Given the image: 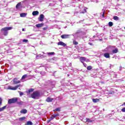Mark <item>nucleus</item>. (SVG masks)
Listing matches in <instances>:
<instances>
[{"label":"nucleus","instance_id":"nucleus-34","mask_svg":"<svg viewBox=\"0 0 125 125\" xmlns=\"http://www.w3.org/2000/svg\"><path fill=\"white\" fill-rule=\"evenodd\" d=\"M48 28V27L47 26H46V27H45L43 28L42 29H43L44 31H45V30H47Z\"/></svg>","mask_w":125,"mask_h":125},{"label":"nucleus","instance_id":"nucleus-16","mask_svg":"<svg viewBox=\"0 0 125 125\" xmlns=\"http://www.w3.org/2000/svg\"><path fill=\"white\" fill-rule=\"evenodd\" d=\"M46 101H47V102H52V101H53V98L48 97L47 98Z\"/></svg>","mask_w":125,"mask_h":125},{"label":"nucleus","instance_id":"nucleus-24","mask_svg":"<svg viewBox=\"0 0 125 125\" xmlns=\"http://www.w3.org/2000/svg\"><path fill=\"white\" fill-rule=\"evenodd\" d=\"M27 77H28L27 74H24L22 76L21 80H25V79L27 78Z\"/></svg>","mask_w":125,"mask_h":125},{"label":"nucleus","instance_id":"nucleus-20","mask_svg":"<svg viewBox=\"0 0 125 125\" xmlns=\"http://www.w3.org/2000/svg\"><path fill=\"white\" fill-rule=\"evenodd\" d=\"M34 90H35V89L34 88H30L28 90L27 93L30 94V93H31V92H33V91H34Z\"/></svg>","mask_w":125,"mask_h":125},{"label":"nucleus","instance_id":"nucleus-37","mask_svg":"<svg viewBox=\"0 0 125 125\" xmlns=\"http://www.w3.org/2000/svg\"><path fill=\"white\" fill-rule=\"evenodd\" d=\"M122 112H125V107L121 109Z\"/></svg>","mask_w":125,"mask_h":125},{"label":"nucleus","instance_id":"nucleus-33","mask_svg":"<svg viewBox=\"0 0 125 125\" xmlns=\"http://www.w3.org/2000/svg\"><path fill=\"white\" fill-rule=\"evenodd\" d=\"M23 42H29V41H28V40H26V39H24L23 41H22Z\"/></svg>","mask_w":125,"mask_h":125},{"label":"nucleus","instance_id":"nucleus-28","mask_svg":"<svg viewBox=\"0 0 125 125\" xmlns=\"http://www.w3.org/2000/svg\"><path fill=\"white\" fill-rule=\"evenodd\" d=\"M73 44H75V45H77L79 44V42H78L76 41H73Z\"/></svg>","mask_w":125,"mask_h":125},{"label":"nucleus","instance_id":"nucleus-38","mask_svg":"<svg viewBox=\"0 0 125 125\" xmlns=\"http://www.w3.org/2000/svg\"><path fill=\"white\" fill-rule=\"evenodd\" d=\"M83 64L84 67H86V66H87L86 63H84V62H83Z\"/></svg>","mask_w":125,"mask_h":125},{"label":"nucleus","instance_id":"nucleus-7","mask_svg":"<svg viewBox=\"0 0 125 125\" xmlns=\"http://www.w3.org/2000/svg\"><path fill=\"white\" fill-rule=\"evenodd\" d=\"M62 39H69L70 38V35L69 34H63L61 36Z\"/></svg>","mask_w":125,"mask_h":125},{"label":"nucleus","instance_id":"nucleus-1","mask_svg":"<svg viewBox=\"0 0 125 125\" xmlns=\"http://www.w3.org/2000/svg\"><path fill=\"white\" fill-rule=\"evenodd\" d=\"M30 96L33 99H39V97H41V93L39 91H35L31 94Z\"/></svg>","mask_w":125,"mask_h":125},{"label":"nucleus","instance_id":"nucleus-39","mask_svg":"<svg viewBox=\"0 0 125 125\" xmlns=\"http://www.w3.org/2000/svg\"><path fill=\"white\" fill-rule=\"evenodd\" d=\"M88 44H89V45H93V44L91 42H88Z\"/></svg>","mask_w":125,"mask_h":125},{"label":"nucleus","instance_id":"nucleus-5","mask_svg":"<svg viewBox=\"0 0 125 125\" xmlns=\"http://www.w3.org/2000/svg\"><path fill=\"white\" fill-rule=\"evenodd\" d=\"M13 82L14 83V84H18V83H21V81L18 80L16 78L13 79Z\"/></svg>","mask_w":125,"mask_h":125},{"label":"nucleus","instance_id":"nucleus-11","mask_svg":"<svg viewBox=\"0 0 125 125\" xmlns=\"http://www.w3.org/2000/svg\"><path fill=\"white\" fill-rule=\"evenodd\" d=\"M27 109H22L21 110L20 113L21 114H27Z\"/></svg>","mask_w":125,"mask_h":125},{"label":"nucleus","instance_id":"nucleus-17","mask_svg":"<svg viewBox=\"0 0 125 125\" xmlns=\"http://www.w3.org/2000/svg\"><path fill=\"white\" fill-rule=\"evenodd\" d=\"M6 109V105H5L1 108H0V112H2V111H4Z\"/></svg>","mask_w":125,"mask_h":125},{"label":"nucleus","instance_id":"nucleus-35","mask_svg":"<svg viewBox=\"0 0 125 125\" xmlns=\"http://www.w3.org/2000/svg\"><path fill=\"white\" fill-rule=\"evenodd\" d=\"M20 93V95H21V96H22V95H24V93H23V92H19Z\"/></svg>","mask_w":125,"mask_h":125},{"label":"nucleus","instance_id":"nucleus-21","mask_svg":"<svg viewBox=\"0 0 125 125\" xmlns=\"http://www.w3.org/2000/svg\"><path fill=\"white\" fill-rule=\"evenodd\" d=\"M23 103H24V102H23L21 101L20 102H18V101H17V104H18V105H23Z\"/></svg>","mask_w":125,"mask_h":125},{"label":"nucleus","instance_id":"nucleus-18","mask_svg":"<svg viewBox=\"0 0 125 125\" xmlns=\"http://www.w3.org/2000/svg\"><path fill=\"white\" fill-rule=\"evenodd\" d=\"M92 101L94 103H97V102H99V99H92Z\"/></svg>","mask_w":125,"mask_h":125},{"label":"nucleus","instance_id":"nucleus-22","mask_svg":"<svg viewBox=\"0 0 125 125\" xmlns=\"http://www.w3.org/2000/svg\"><path fill=\"white\" fill-rule=\"evenodd\" d=\"M26 15L27 14L25 13H22L20 14L21 17H25V16H26Z\"/></svg>","mask_w":125,"mask_h":125},{"label":"nucleus","instance_id":"nucleus-26","mask_svg":"<svg viewBox=\"0 0 125 125\" xmlns=\"http://www.w3.org/2000/svg\"><path fill=\"white\" fill-rule=\"evenodd\" d=\"M27 125H33V123L31 121H27L26 123Z\"/></svg>","mask_w":125,"mask_h":125},{"label":"nucleus","instance_id":"nucleus-2","mask_svg":"<svg viewBox=\"0 0 125 125\" xmlns=\"http://www.w3.org/2000/svg\"><path fill=\"white\" fill-rule=\"evenodd\" d=\"M10 30H12V27H5L1 29V31L3 32L4 36H7L8 35V31Z\"/></svg>","mask_w":125,"mask_h":125},{"label":"nucleus","instance_id":"nucleus-23","mask_svg":"<svg viewBox=\"0 0 125 125\" xmlns=\"http://www.w3.org/2000/svg\"><path fill=\"white\" fill-rule=\"evenodd\" d=\"M114 20H115V21H118V20H119V18L118 16H115L113 17Z\"/></svg>","mask_w":125,"mask_h":125},{"label":"nucleus","instance_id":"nucleus-10","mask_svg":"<svg viewBox=\"0 0 125 125\" xmlns=\"http://www.w3.org/2000/svg\"><path fill=\"white\" fill-rule=\"evenodd\" d=\"M44 24H43V23H39V24H37L36 25V27L37 28H42V27H43V25Z\"/></svg>","mask_w":125,"mask_h":125},{"label":"nucleus","instance_id":"nucleus-27","mask_svg":"<svg viewBox=\"0 0 125 125\" xmlns=\"http://www.w3.org/2000/svg\"><path fill=\"white\" fill-rule=\"evenodd\" d=\"M108 26L109 27H112L113 26V22L110 21L108 22Z\"/></svg>","mask_w":125,"mask_h":125},{"label":"nucleus","instance_id":"nucleus-8","mask_svg":"<svg viewBox=\"0 0 125 125\" xmlns=\"http://www.w3.org/2000/svg\"><path fill=\"white\" fill-rule=\"evenodd\" d=\"M85 60H86V58L84 57H81L80 58V61L81 62V63H84Z\"/></svg>","mask_w":125,"mask_h":125},{"label":"nucleus","instance_id":"nucleus-41","mask_svg":"<svg viewBox=\"0 0 125 125\" xmlns=\"http://www.w3.org/2000/svg\"><path fill=\"white\" fill-rule=\"evenodd\" d=\"M122 106H125V103H124V104H122Z\"/></svg>","mask_w":125,"mask_h":125},{"label":"nucleus","instance_id":"nucleus-12","mask_svg":"<svg viewBox=\"0 0 125 125\" xmlns=\"http://www.w3.org/2000/svg\"><path fill=\"white\" fill-rule=\"evenodd\" d=\"M104 56L105 58H110V54H109V53H104Z\"/></svg>","mask_w":125,"mask_h":125},{"label":"nucleus","instance_id":"nucleus-15","mask_svg":"<svg viewBox=\"0 0 125 125\" xmlns=\"http://www.w3.org/2000/svg\"><path fill=\"white\" fill-rule=\"evenodd\" d=\"M32 15L33 16H36L37 15H39V11H34L32 12Z\"/></svg>","mask_w":125,"mask_h":125},{"label":"nucleus","instance_id":"nucleus-30","mask_svg":"<svg viewBox=\"0 0 125 125\" xmlns=\"http://www.w3.org/2000/svg\"><path fill=\"white\" fill-rule=\"evenodd\" d=\"M91 69H92L91 65L88 66L87 67V70H91Z\"/></svg>","mask_w":125,"mask_h":125},{"label":"nucleus","instance_id":"nucleus-40","mask_svg":"<svg viewBox=\"0 0 125 125\" xmlns=\"http://www.w3.org/2000/svg\"><path fill=\"white\" fill-rule=\"evenodd\" d=\"M79 33H81V32H80V31H77V32H76V34H79Z\"/></svg>","mask_w":125,"mask_h":125},{"label":"nucleus","instance_id":"nucleus-32","mask_svg":"<svg viewBox=\"0 0 125 125\" xmlns=\"http://www.w3.org/2000/svg\"><path fill=\"white\" fill-rule=\"evenodd\" d=\"M2 104V99L0 97V107L1 106V104Z\"/></svg>","mask_w":125,"mask_h":125},{"label":"nucleus","instance_id":"nucleus-31","mask_svg":"<svg viewBox=\"0 0 125 125\" xmlns=\"http://www.w3.org/2000/svg\"><path fill=\"white\" fill-rule=\"evenodd\" d=\"M48 55H53L54 52L47 53Z\"/></svg>","mask_w":125,"mask_h":125},{"label":"nucleus","instance_id":"nucleus-19","mask_svg":"<svg viewBox=\"0 0 125 125\" xmlns=\"http://www.w3.org/2000/svg\"><path fill=\"white\" fill-rule=\"evenodd\" d=\"M25 119H26V117L25 116H23V117L20 118L19 121L20 122H22V121H24V120H25Z\"/></svg>","mask_w":125,"mask_h":125},{"label":"nucleus","instance_id":"nucleus-25","mask_svg":"<svg viewBox=\"0 0 125 125\" xmlns=\"http://www.w3.org/2000/svg\"><path fill=\"white\" fill-rule=\"evenodd\" d=\"M60 109H61L60 107L57 108L55 110H54V111L55 112V111H56L57 112H60V111H61Z\"/></svg>","mask_w":125,"mask_h":125},{"label":"nucleus","instance_id":"nucleus-43","mask_svg":"<svg viewBox=\"0 0 125 125\" xmlns=\"http://www.w3.org/2000/svg\"><path fill=\"white\" fill-rule=\"evenodd\" d=\"M22 31L23 32H24V31H25V29H24V28H22Z\"/></svg>","mask_w":125,"mask_h":125},{"label":"nucleus","instance_id":"nucleus-6","mask_svg":"<svg viewBox=\"0 0 125 125\" xmlns=\"http://www.w3.org/2000/svg\"><path fill=\"white\" fill-rule=\"evenodd\" d=\"M38 19L40 22H42V21H43V19H44V15H43V14L40 15Z\"/></svg>","mask_w":125,"mask_h":125},{"label":"nucleus","instance_id":"nucleus-4","mask_svg":"<svg viewBox=\"0 0 125 125\" xmlns=\"http://www.w3.org/2000/svg\"><path fill=\"white\" fill-rule=\"evenodd\" d=\"M20 86H22L21 84H18L15 86V87H12V86H10L8 87V89H10L11 90H16L18 88V87H20Z\"/></svg>","mask_w":125,"mask_h":125},{"label":"nucleus","instance_id":"nucleus-3","mask_svg":"<svg viewBox=\"0 0 125 125\" xmlns=\"http://www.w3.org/2000/svg\"><path fill=\"white\" fill-rule=\"evenodd\" d=\"M17 101H18V98L10 99L8 101V104H14L17 103Z\"/></svg>","mask_w":125,"mask_h":125},{"label":"nucleus","instance_id":"nucleus-9","mask_svg":"<svg viewBox=\"0 0 125 125\" xmlns=\"http://www.w3.org/2000/svg\"><path fill=\"white\" fill-rule=\"evenodd\" d=\"M58 45H62V46L65 47L67 45L66 44V43H64L63 42H58Z\"/></svg>","mask_w":125,"mask_h":125},{"label":"nucleus","instance_id":"nucleus-13","mask_svg":"<svg viewBox=\"0 0 125 125\" xmlns=\"http://www.w3.org/2000/svg\"><path fill=\"white\" fill-rule=\"evenodd\" d=\"M59 116V113H57L56 114L52 115L51 117V120H53V119H55V118H56V117H58Z\"/></svg>","mask_w":125,"mask_h":125},{"label":"nucleus","instance_id":"nucleus-29","mask_svg":"<svg viewBox=\"0 0 125 125\" xmlns=\"http://www.w3.org/2000/svg\"><path fill=\"white\" fill-rule=\"evenodd\" d=\"M20 5H21V3L20 2L18 3L16 6V8H18L19 7V6H20Z\"/></svg>","mask_w":125,"mask_h":125},{"label":"nucleus","instance_id":"nucleus-36","mask_svg":"<svg viewBox=\"0 0 125 125\" xmlns=\"http://www.w3.org/2000/svg\"><path fill=\"white\" fill-rule=\"evenodd\" d=\"M83 10H84V11L82 12L81 13H86V10L85 9H84Z\"/></svg>","mask_w":125,"mask_h":125},{"label":"nucleus","instance_id":"nucleus-42","mask_svg":"<svg viewBox=\"0 0 125 125\" xmlns=\"http://www.w3.org/2000/svg\"><path fill=\"white\" fill-rule=\"evenodd\" d=\"M104 14H105V13H103V17H104Z\"/></svg>","mask_w":125,"mask_h":125},{"label":"nucleus","instance_id":"nucleus-14","mask_svg":"<svg viewBox=\"0 0 125 125\" xmlns=\"http://www.w3.org/2000/svg\"><path fill=\"white\" fill-rule=\"evenodd\" d=\"M112 52L113 54H115V53H118V52H119V50L118 49V48H116L115 49L112 50Z\"/></svg>","mask_w":125,"mask_h":125}]
</instances>
